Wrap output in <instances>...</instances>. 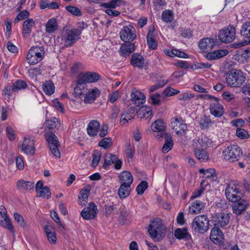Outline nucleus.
Here are the masks:
<instances>
[{"instance_id":"f257e3e1","label":"nucleus","mask_w":250,"mask_h":250,"mask_svg":"<svg viewBox=\"0 0 250 250\" xmlns=\"http://www.w3.org/2000/svg\"><path fill=\"white\" fill-rule=\"evenodd\" d=\"M81 31L77 29L63 30L57 42L63 47H70L79 39Z\"/></svg>"},{"instance_id":"f03ea898","label":"nucleus","mask_w":250,"mask_h":250,"mask_svg":"<svg viewBox=\"0 0 250 250\" xmlns=\"http://www.w3.org/2000/svg\"><path fill=\"white\" fill-rule=\"evenodd\" d=\"M150 237L154 240L159 241L166 232V228L159 219H155L150 222L147 228Z\"/></svg>"},{"instance_id":"7ed1b4c3","label":"nucleus","mask_w":250,"mask_h":250,"mask_svg":"<svg viewBox=\"0 0 250 250\" xmlns=\"http://www.w3.org/2000/svg\"><path fill=\"white\" fill-rule=\"evenodd\" d=\"M245 79L243 72L237 69L229 71L226 76L227 84L232 87H240L245 82Z\"/></svg>"},{"instance_id":"20e7f679","label":"nucleus","mask_w":250,"mask_h":250,"mask_svg":"<svg viewBox=\"0 0 250 250\" xmlns=\"http://www.w3.org/2000/svg\"><path fill=\"white\" fill-rule=\"evenodd\" d=\"M224 159L230 162L238 161L243 155L242 149L237 145L228 146L223 151Z\"/></svg>"},{"instance_id":"39448f33","label":"nucleus","mask_w":250,"mask_h":250,"mask_svg":"<svg viewBox=\"0 0 250 250\" xmlns=\"http://www.w3.org/2000/svg\"><path fill=\"white\" fill-rule=\"evenodd\" d=\"M44 55V51L42 47H32L27 54L26 61L30 64H35L43 59Z\"/></svg>"},{"instance_id":"423d86ee","label":"nucleus","mask_w":250,"mask_h":250,"mask_svg":"<svg viewBox=\"0 0 250 250\" xmlns=\"http://www.w3.org/2000/svg\"><path fill=\"white\" fill-rule=\"evenodd\" d=\"M191 226L195 231L203 233L208 229L209 220L205 215L197 216L193 220Z\"/></svg>"},{"instance_id":"0eeeda50","label":"nucleus","mask_w":250,"mask_h":250,"mask_svg":"<svg viewBox=\"0 0 250 250\" xmlns=\"http://www.w3.org/2000/svg\"><path fill=\"white\" fill-rule=\"evenodd\" d=\"M226 198L230 201H236L241 198L240 192L234 181L227 184L225 189Z\"/></svg>"},{"instance_id":"6e6552de","label":"nucleus","mask_w":250,"mask_h":250,"mask_svg":"<svg viewBox=\"0 0 250 250\" xmlns=\"http://www.w3.org/2000/svg\"><path fill=\"white\" fill-rule=\"evenodd\" d=\"M235 37V28L231 25L222 29L219 33V40L223 42L229 43L231 42Z\"/></svg>"},{"instance_id":"1a4fd4ad","label":"nucleus","mask_w":250,"mask_h":250,"mask_svg":"<svg viewBox=\"0 0 250 250\" xmlns=\"http://www.w3.org/2000/svg\"><path fill=\"white\" fill-rule=\"evenodd\" d=\"M120 36L124 42H131L136 38L135 29L130 24L124 26L120 32Z\"/></svg>"},{"instance_id":"9d476101","label":"nucleus","mask_w":250,"mask_h":250,"mask_svg":"<svg viewBox=\"0 0 250 250\" xmlns=\"http://www.w3.org/2000/svg\"><path fill=\"white\" fill-rule=\"evenodd\" d=\"M0 225L9 230L13 235H14V226L11 219L7 216L6 208L3 206H0Z\"/></svg>"},{"instance_id":"9b49d317","label":"nucleus","mask_w":250,"mask_h":250,"mask_svg":"<svg viewBox=\"0 0 250 250\" xmlns=\"http://www.w3.org/2000/svg\"><path fill=\"white\" fill-rule=\"evenodd\" d=\"M170 125L178 135H183L187 129V125L181 117L172 118Z\"/></svg>"},{"instance_id":"f8f14e48","label":"nucleus","mask_w":250,"mask_h":250,"mask_svg":"<svg viewBox=\"0 0 250 250\" xmlns=\"http://www.w3.org/2000/svg\"><path fill=\"white\" fill-rule=\"evenodd\" d=\"M98 212L97 206L93 202H90L88 204V207L82 210L81 215L83 219L90 220L96 218Z\"/></svg>"},{"instance_id":"ddd939ff","label":"nucleus","mask_w":250,"mask_h":250,"mask_svg":"<svg viewBox=\"0 0 250 250\" xmlns=\"http://www.w3.org/2000/svg\"><path fill=\"white\" fill-rule=\"evenodd\" d=\"M229 218L230 217L228 213L224 212L216 213L212 216V221L215 227H223L229 223Z\"/></svg>"},{"instance_id":"4468645a","label":"nucleus","mask_w":250,"mask_h":250,"mask_svg":"<svg viewBox=\"0 0 250 250\" xmlns=\"http://www.w3.org/2000/svg\"><path fill=\"white\" fill-rule=\"evenodd\" d=\"M218 42L216 38H205L200 41L198 46L201 50L207 52L211 50Z\"/></svg>"},{"instance_id":"2eb2a0df","label":"nucleus","mask_w":250,"mask_h":250,"mask_svg":"<svg viewBox=\"0 0 250 250\" xmlns=\"http://www.w3.org/2000/svg\"><path fill=\"white\" fill-rule=\"evenodd\" d=\"M210 239L216 245H221L224 241V235L219 228L214 227L211 229Z\"/></svg>"},{"instance_id":"dca6fc26","label":"nucleus","mask_w":250,"mask_h":250,"mask_svg":"<svg viewBox=\"0 0 250 250\" xmlns=\"http://www.w3.org/2000/svg\"><path fill=\"white\" fill-rule=\"evenodd\" d=\"M122 164V161L118 159L116 155L109 154L105 157L104 167L106 168L111 164H114V168L118 170L121 168Z\"/></svg>"},{"instance_id":"f3484780","label":"nucleus","mask_w":250,"mask_h":250,"mask_svg":"<svg viewBox=\"0 0 250 250\" xmlns=\"http://www.w3.org/2000/svg\"><path fill=\"white\" fill-rule=\"evenodd\" d=\"M78 77L85 83H96L97 82L100 76L94 72H87L86 73H81Z\"/></svg>"},{"instance_id":"a211bd4d","label":"nucleus","mask_w":250,"mask_h":250,"mask_svg":"<svg viewBox=\"0 0 250 250\" xmlns=\"http://www.w3.org/2000/svg\"><path fill=\"white\" fill-rule=\"evenodd\" d=\"M232 202H233L231 206L232 211L237 215L241 214L247 208L248 206L247 202L244 199H241V198L236 201Z\"/></svg>"},{"instance_id":"6ab92c4d","label":"nucleus","mask_w":250,"mask_h":250,"mask_svg":"<svg viewBox=\"0 0 250 250\" xmlns=\"http://www.w3.org/2000/svg\"><path fill=\"white\" fill-rule=\"evenodd\" d=\"M210 111L212 115L216 117H221L224 112V108L219 103V99L212 103L209 104Z\"/></svg>"},{"instance_id":"aec40b11","label":"nucleus","mask_w":250,"mask_h":250,"mask_svg":"<svg viewBox=\"0 0 250 250\" xmlns=\"http://www.w3.org/2000/svg\"><path fill=\"white\" fill-rule=\"evenodd\" d=\"M135 110L134 107H130L124 110L121 114L120 123L122 125H125L131 120L135 116Z\"/></svg>"},{"instance_id":"412c9836","label":"nucleus","mask_w":250,"mask_h":250,"mask_svg":"<svg viewBox=\"0 0 250 250\" xmlns=\"http://www.w3.org/2000/svg\"><path fill=\"white\" fill-rule=\"evenodd\" d=\"M205 204L200 200H196L189 206L188 212L191 214H199L204 210Z\"/></svg>"},{"instance_id":"4be33fe9","label":"nucleus","mask_w":250,"mask_h":250,"mask_svg":"<svg viewBox=\"0 0 250 250\" xmlns=\"http://www.w3.org/2000/svg\"><path fill=\"white\" fill-rule=\"evenodd\" d=\"M100 95V90L97 87L90 89L85 93L83 101L86 104L93 103Z\"/></svg>"},{"instance_id":"5701e85b","label":"nucleus","mask_w":250,"mask_h":250,"mask_svg":"<svg viewBox=\"0 0 250 250\" xmlns=\"http://www.w3.org/2000/svg\"><path fill=\"white\" fill-rule=\"evenodd\" d=\"M22 150L27 154L33 155L35 153V149L33 140L25 138L22 144Z\"/></svg>"},{"instance_id":"b1692460","label":"nucleus","mask_w":250,"mask_h":250,"mask_svg":"<svg viewBox=\"0 0 250 250\" xmlns=\"http://www.w3.org/2000/svg\"><path fill=\"white\" fill-rule=\"evenodd\" d=\"M131 98L132 101L137 106L145 102V96L144 94L135 88L132 89Z\"/></svg>"},{"instance_id":"393cba45","label":"nucleus","mask_w":250,"mask_h":250,"mask_svg":"<svg viewBox=\"0 0 250 250\" xmlns=\"http://www.w3.org/2000/svg\"><path fill=\"white\" fill-rule=\"evenodd\" d=\"M211 144V140L207 137L204 136L195 142L194 148L206 149L208 147L210 146Z\"/></svg>"},{"instance_id":"a878e982","label":"nucleus","mask_w":250,"mask_h":250,"mask_svg":"<svg viewBox=\"0 0 250 250\" xmlns=\"http://www.w3.org/2000/svg\"><path fill=\"white\" fill-rule=\"evenodd\" d=\"M45 33L51 34L55 33L58 29V23L55 18L50 19L45 24Z\"/></svg>"},{"instance_id":"bb28decb","label":"nucleus","mask_w":250,"mask_h":250,"mask_svg":"<svg viewBox=\"0 0 250 250\" xmlns=\"http://www.w3.org/2000/svg\"><path fill=\"white\" fill-rule=\"evenodd\" d=\"M130 64L134 67L142 68L145 65L144 59L140 54L134 53L131 56Z\"/></svg>"},{"instance_id":"cd10ccee","label":"nucleus","mask_w":250,"mask_h":250,"mask_svg":"<svg viewBox=\"0 0 250 250\" xmlns=\"http://www.w3.org/2000/svg\"><path fill=\"white\" fill-rule=\"evenodd\" d=\"M44 230L49 242L51 244H55L57 237L54 229L51 226H45Z\"/></svg>"},{"instance_id":"c85d7f7f","label":"nucleus","mask_w":250,"mask_h":250,"mask_svg":"<svg viewBox=\"0 0 250 250\" xmlns=\"http://www.w3.org/2000/svg\"><path fill=\"white\" fill-rule=\"evenodd\" d=\"M119 179L121 185L126 186H128L129 187H130L132 184L133 179L131 174L127 171H124L121 172L119 176Z\"/></svg>"},{"instance_id":"c756f323","label":"nucleus","mask_w":250,"mask_h":250,"mask_svg":"<svg viewBox=\"0 0 250 250\" xmlns=\"http://www.w3.org/2000/svg\"><path fill=\"white\" fill-rule=\"evenodd\" d=\"M135 50V45L130 42H127L121 45L120 52L123 57L128 56Z\"/></svg>"},{"instance_id":"7c9ffc66","label":"nucleus","mask_w":250,"mask_h":250,"mask_svg":"<svg viewBox=\"0 0 250 250\" xmlns=\"http://www.w3.org/2000/svg\"><path fill=\"white\" fill-rule=\"evenodd\" d=\"M17 188L20 190L30 191L34 189V184L31 181H26L22 179H21L17 182Z\"/></svg>"},{"instance_id":"2f4dec72","label":"nucleus","mask_w":250,"mask_h":250,"mask_svg":"<svg viewBox=\"0 0 250 250\" xmlns=\"http://www.w3.org/2000/svg\"><path fill=\"white\" fill-rule=\"evenodd\" d=\"M86 83L77 77L76 81V85L74 88V94L75 97H79L84 93V90L86 88Z\"/></svg>"},{"instance_id":"473e14b6","label":"nucleus","mask_w":250,"mask_h":250,"mask_svg":"<svg viewBox=\"0 0 250 250\" xmlns=\"http://www.w3.org/2000/svg\"><path fill=\"white\" fill-rule=\"evenodd\" d=\"M90 189L83 188L80 192L78 203L82 206H85L88 202V197L89 194Z\"/></svg>"},{"instance_id":"72a5a7b5","label":"nucleus","mask_w":250,"mask_h":250,"mask_svg":"<svg viewBox=\"0 0 250 250\" xmlns=\"http://www.w3.org/2000/svg\"><path fill=\"white\" fill-rule=\"evenodd\" d=\"M99 128V123L96 120L91 121L89 123L87 128V133L90 136H94L97 134Z\"/></svg>"},{"instance_id":"f704fd0d","label":"nucleus","mask_w":250,"mask_h":250,"mask_svg":"<svg viewBox=\"0 0 250 250\" xmlns=\"http://www.w3.org/2000/svg\"><path fill=\"white\" fill-rule=\"evenodd\" d=\"M193 152L196 158L201 162H206L209 159L208 153L205 149L194 148Z\"/></svg>"},{"instance_id":"c9c22d12","label":"nucleus","mask_w":250,"mask_h":250,"mask_svg":"<svg viewBox=\"0 0 250 250\" xmlns=\"http://www.w3.org/2000/svg\"><path fill=\"white\" fill-rule=\"evenodd\" d=\"M35 24V21L32 19H28L23 22L22 33L24 36L30 34Z\"/></svg>"},{"instance_id":"e433bc0d","label":"nucleus","mask_w":250,"mask_h":250,"mask_svg":"<svg viewBox=\"0 0 250 250\" xmlns=\"http://www.w3.org/2000/svg\"><path fill=\"white\" fill-rule=\"evenodd\" d=\"M166 126L161 119L156 120L151 125V129L155 132H165Z\"/></svg>"},{"instance_id":"4c0bfd02","label":"nucleus","mask_w":250,"mask_h":250,"mask_svg":"<svg viewBox=\"0 0 250 250\" xmlns=\"http://www.w3.org/2000/svg\"><path fill=\"white\" fill-rule=\"evenodd\" d=\"M47 127L51 129H58L61 124V121L57 118L53 117L46 121Z\"/></svg>"},{"instance_id":"58836bf2","label":"nucleus","mask_w":250,"mask_h":250,"mask_svg":"<svg viewBox=\"0 0 250 250\" xmlns=\"http://www.w3.org/2000/svg\"><path fill=\"white\" fill-rule=\"evenodd\" d=\"M164 52L166 55L171 57L177 56L182 58H187L188 57V55L185 53L176 49L171 50L166 49L164 50Z\"/></svg>"},{"instance_id":"ea45409f","label":"nucleus","mask_w":250,"mask_h":250,"mask_svg":"<svg viewBox=\"0 0 250 250\" xmlns=\"http://www.w3.org/2000/svg\"><path fill=\"white\" fill-rule=\"evenodd\" d=\"M175 237L179 240L187 239L189 236L187 228L177 229L175 230Z\"/></svg>"},{"instance_id":"a19ab883","label":"nucleus","mask_w":250,"mask_h":250,"mask_svg":"<svg viewBox=\"0 0 250 250\" xmlns=\"http://www.w3.org/2000/svg\"><path fill=\"white\" fill-rule=\"evenodd\" d=\"M42 86L43 90L46 95H51L54 92L55 86L51 81H46Z\"/></svg>"},{"instance_id":"79ce46f5","label":"nucleus","mask_w":250,"mask_h":250,"mask_svg":"<svg viewBox=\"0 0 250 250\" xmlns=\"http://www.w3.org/2000/svg\"><path fill=\"white\" fill-rule=\"evenodd\" d=\"M165 141L162 150L164 153H167L172 148L173 141L171 137L168 134H165Z\"/></svg>"},{"instance_id":"37998d69","label":"nucleus","mask_w":250,"mask_h":250,"mask_svg":"<svg viewBox=\"0 0 250 250\" xmlns=\"http://www.w3.org/2000/svg\"><path fill=\"white\" fill-rule=\"evenodd\" d=\"M242 36L250 40V21L244 22L240 30Z\"/></svg>"},{"instance_id":"c03bdc74","label":"nucleus","mask_w":250,"mask_h":250,"mask_svg":"<svg viewBox=\"0 0 250 250\" xmlns=\"http://www.w3.org/2000/svg\"><path fill=\"white\" fill-rule=\"evenodd\" d=\"M138 114L143 117L148 118L152 115V109L150 106H144L140 107L137 112Z\"/></svg>"},{"instance_id":"a18cd8bd","label":"nucleus","mask_w":250,"mask_h":250,"mask_svg":"<svg viewBox=\"0 0 250 250\" xmlns=\"http://www.w3.org/2000/svg\"><path fill=\"white\" fill-rule=\"evenodd\" d=\"M49 147L54 146H60L57 137L53 133L49 134L45 136Z\"/></svg>"},{"instance_id":"49530a36","label":"nucleus","mask_w":250,"mask_h":250,"mask_svg":"<svg viewBox=\"0 0 250 250\" xmlns=\"http://www.w3.org/2000/svg\"><path fill=\"white\" fill-rule=\"evenodd\" d=\"M14 218L17 224L23 229H27L28 225L27 222L23 217L18 213L14 214Z\"/></svg>"},{"instance_id":"de8ad7c7","label":"nucleus","mask_w":250,"mask_h":250,"mask_svg":"<svg viewBox=\"0 0 250 250\" xmlns=\"http://www.w3.org/2000/svg\"><path fill=\"white\" fill-rule=\"evenodd\" d=\"M130 187L121 185L118 190V194L121 198H125L128 196L130 193Z\"/></svg>"},{"instance_id":"09e8293b","label":"nucleus","mask_w":250,"mask_h":250,"mask_svg":"<svg viewBox=\"0 0 250 250\" xmlns=\"http://www.w3.org/2000/svg\"><path fill=\"white\" fill-rule=\"evenodd\" d=\"M12 90L15 92L24 89L26 86V83L22 80H18L12 85Z\"/></svg>"},{"instance_id":"8fccbe9b","label":"nucleus","mask_w":250,"mask_h":250,"mask_svg":"<svg viewBox=\"0 0 250 250\" xmlns=\"http://www.w3.org/2000/svg\"><path fill=\"white\" fill-rule=\"evenodd\" d=\"M38 197H43L49 199L51 197V192L49 188L47 186H44L43 188L37 192Z\"/></svg>"},{"instance_id":"3c124183","label":"nucleus","mask_w":250,"mask_h":250,"mask_svg":"<svg viewBox=\"0 0 250 250\" xmlns=\"http://www.w3.org/2000/svg\"><path fill=\"white\" fill-rule=\"evenodd\" d=\"M179 93L180 91L179 90L175 89L170 86H168L164 89L162 94L164 95L165 97H167L172 96Z\"/></svg>"},{"instance_id":"603ef678","label":"nucleus","mask_w":250,"mask_h":250,"mask_svg":"<svg viewBox=\"0 0 250 250\" xmlns=\"http://www.w3.org/2000/svg\"><path fill=\"white\" fill-rule=\"evenodd\" d=\"M163 21L167 23H171L173 20V13L171 11L165 10L162 14Z\"/></svg>"},{"instance_id":"864d4df0","label":"nucleus","mask_w":250,"mask_h":250,"mask_svg":"<svg viewBox=\"0 0 250 250\" xmlns=\"http://www.w3.org/2000/svg\"><path fill=\"white\" fill-rule=\"evenodd\" d=\"M199 172L204 174L207 178L216 177L215 170L214 168H208L207 169L201 168L199 170Z\"/></svg>"},{"instance_id":"5fc2aeb1","label":"nucleus","mask_w":250,"mask_h":250,"mask_svg":"<svg viewBox=\"0 0 250 250\" xmlns=\"http://www.w3.org/2000/svg\"><path fill=\"white\" fill-rule=\"evenodd\" d=\"M122 1L120 0H112L108 2L104 3L102 5L104 8H115L121 5Z\"/></svg>"},{"instance_id":"6e6d98bb","label":"nucleus","mask_w":250,"mask_h":250,"mask_svg":"<svg viewBox=\"0 0 250 250\" xmlns=\"http://www.w3.org/2000/svg\"><path fill=\"white\" fill-rule=\"evenodd\" d=\"M91 166L95 167L98 165L101 157V153L99 151H95L92 154Z\"/></svg>"},{"instance_id":"4d7b16f0","label":"nucleus","mask_w":250,"mask_h":250,"mask_svg":"<svg viewBox=\"0 0 250 250\" xmlns=\"http://www.w3.org/2000/svg\"><path fill=\"white\" fill-rule=\"evenodd\" d=\"M204 181H203L201 183V187L195 190L192 192V195L190 197L191 199H194L200 196L205 190V188L202 187Z\"/></svg>"},{"instance_id":"13d9d810","label":"nucleus","mask_w":250,"mask_h":250,"mask_svg":"<svg viewBox=\"0 0 250 250\" xmlns=\"http://www.w3.org/2000/svg\"><path fill=\"white\" fill-rule=\"evenodd\" d=\"M148 183L146 181H142L137 187L136 190L138 194H142L147 188Z\"/></svg>"},{"instance_id":"bf43d9fd","label":"nucleus","mask_w":250,"mask_h":250,"mask_svg":"<svg viewBox=\"0 0 250 250\" xmlns=\"http://www.w3.org/2000/svg\"><path fill=\"white\" fill-rule=\"evenodd\" d=\"M112 144V141L110 138H104L99 143V146L104 149L107 148Z\"/></svg>"},{"instance_id":"052dcab7","label":"nucleus","mask_w":250,"mask_h":250,"mask_svg":"<svg viewBox=\"0 0 250 250\" xmlns=\"http://www.w3.org/2000/svg\"><path fill=\"white\" fill-rule=\"evenodd\" d=\"M236 134L237 136L241 139H247L250 137L248 132L243 128H237Z\"/></svg>"},{"instance_id":"680f3d73","label":"nucleus","mask_w":250,"mask_h":250,"mask_svg":"<svg viewBox=\"0 0 250 250\" xmlns=\"http://www.w3.org/2000/svg\"><path fill=\"white\" fill-rule=\"evenodd\" d=\"M29 16V13L26 10H24L21 12L16 17L14 22L17 23L20 21L28 17Z\"/></svg>"},{"instance_id":"e2e57ef3","label":"nucleus","mask_w":250,"mask_h":250,"mask_svg":"<svg viewBox=\"0 0 250 250\" xmlns=\"http://www.w3.org/2000/svg\"><path fill=\"white\" fill-rule=\"evenodd\" d=\"M147 43L149 48L151 49H155L157 46V43L154 38V36L150 37V35L147 36Z\"/></svg>"},{"instance_id":"0e129e2a","label":"nucleus","mask_w":250,"mask_h":250,"mask_svg":"<svg viewBox=\"0 0 250 250\" xmlns=\"http://www.w3.org/2000/svg\"><path fill=\"white\" fill-rule=\"evenodd\" d=\"M215 60L220 59L225 56L228 53L229 51L226 49L217 50L214 51Z\"/></svg>"},{"instance_id":"69168bd1","label":"nucleus","mask_w":250,"mask_h":250,"mask_svg":"<svg viewBox=\"0 0 250 250\" xmlns=\"http://www.w3.org/2000/svg\"><path fill=\"white\" fill-rule=\"evenodd\" d=\"M211 124L210 120L207 116H203L200 120V124L203 128H206Z\"/></svg>"},{"instance_id":"338daca9","label":"nucleus","mask_w":250,"mask_h":250,"mask_svg":"<svg viewBox=\"0 0 250 250\" xmlns=\"http://www.w3.org/2000/svg\"><path fill=\"white\" fill-rule=\"evenodd\" d=\"M241 91L246 95H250V79L241 88Z\"/></svg>"},{"instance_id":"774afa93","label":"nucleus","mask_w":250,"mask_h":250,"mask_svg":"<svg viewBox=\"0 0 250 250\" xmlns=\"http://www.w3.org/2000/svg\"><path fill=\"white\" fill-rule=\"evenodd\" d=\"M66 10L75 16H79L81 14V11L77 7L73 6H67L65 7Z\"/></svg>"}]
</instances>
